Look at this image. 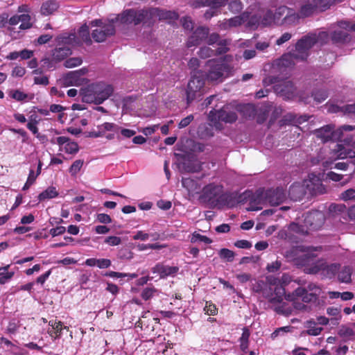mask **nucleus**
Instances as JSON below:
<instances>
[{
    "label": "nucleus",
    "mask_w": 355,
    "mask_h": 355,
    "mask_svg": "<svg viewBox=\"0 0 355 355\" xmlns=\"http://www.w3.org/2000/svg\"><path fill=\"white\" fill-rule=\"evenodd\" d=\"M205 313L209 315H215L218 313V309L216 306L211 302H207L206 305L204 308Z\"/></svg>",
    "instance_id": "60"
},
{
    "label": "nucleus",
    "mask_w": 355,
    "mask_h": 355,
    "mask_svg": "<svg viewBox=\"0 0 355 355\" xmlns=\"http://www.w3.org/2000/svg\"><path fill=\"white\" fill-rule=\"evenodd\" d=\"M148 9H126L121 13V24L123 25H139L148 22Z\"/></svg>",
    "instance_id": "6"
},
{
    "label": "nucleus",
    "mask_w": 355,
    "mask_h": 355,
    "mask_svg": "<svg viewBox=\"0 0 355 355\" xmlns=\"http://www.w3.org/2000/svg\"><path fill=\"white\" fill-rule=\"evenodd\" d=\"M352 270L349 266H345L338 272V279L341 282L349 283L351 282Z\"/></svg>",
    "instance_id": "36"
},
{
    "label": "nucleus",
    "mask_w": 355,
    "mask_h": 355,
    "mask_svg": "<svg viewBox=\"0 0 355 355\" xmlns=\"http://www.w3.org/2000/svg\"><path fill=\"white\" fill-rule=\"evenodd\" d=\"M327 313L329 315L335 316L334 318L331 319V323L334 324H337L338 321L341 318V315H340V310L338 308L329 307L327 310Z\"/></svg>",
    "instance_id": "52"
},
{
    "label": "nucleus",
    "mask_w": 355,
    "mask_h": 355,
    "mask_svg": "<svg viewBox=\"0 0 355 355\" xmlns=\"http://www.w3.org/2000/svg\"><path fill=\"white\" fill-rule=\"evenodd\" d=\"M209 33V29L205 26L198 27L188 38L187 46L191 48L197 46L206 40Z\"/></svg>",
    "instance_id": "14"
},
{
    "label": "nucleus",
    "mask_w": 355,
    "mask_h": 355,
    "mask_svg": "<svg viewBox=\"0 0 355 355\" xmlns=\"http://www.w3.org/2000/svg\"><path fill=\"white\" fill-rule=\"evenodd\" d=\"M278 278L273 276L266 277V286L263 291L262 295L268 299L271 304L281 303L283 301V297H286V291L281 286H277Z\"/></svg>",
    "instance_id": "3"
},
{
    "label": "nucleus",
    "mask_w": 355,
    "mask_h": 355,
    "mask_svg": "<svg viewBox=\"0 0 355 355\" xmlns=\"http://www.w3.org/2000/svg\"><path fill=\"white\" fill-rule=\"evenodd\" d=\"M78 37L88 45L92 44V40L89 34V28L86 24L80 26L78 31Z\"/></svg>",
    "instance_id": "34"
},
{
    "label": "nucleus",
    "mask_w": 355,
    "mask_h": 355,
    "mask_svg": "<svg viewBox=\"0 0 355 355\" xmlns=\"http://www.w3.org/2000/svg\"><path fill=\"white\" fill-rule=\"evenodd\" d=\"M243 23V18L240 16H236L229 19L228 20L220 24V27L227 29L230 27H236L241 25Z\"/></svg>",
    "instance_id": "38"
},
{
    "label": "nucleus",
    "mask_w": 355,
    "mask_h": 355,
    "mask_svg": "<svg viewBox=\"0 0 355 355\" xmlns=\"http://www.w3.org/2000/svg\"><path fill=\"white\" fill-rule=\"evenodd\" d=\"M295 60H298L295 58V54L288 53L284 54L279 60L278 65L284 67H291L295 65Z\"/></svg>",
    "instance_id": "30"
},
{
    "label": "nucleus",
    "mask_w": 355,
    "mask_h": 355,
    "mask_svg": "<svg viewBox=\"0 0 355 355\" xmlns=\"http://www.w3.org/2000/svg\"><path fill=\"white\" fill-rule=\"evenodd\" d=\"M291 230L297 234H302V235H306L308 234V230H305L304 227L303 225H300L296 223H292L290 226Z\"/></svg>",
    "instance_id": "64"
},
{
    "label": "nucleus",
    "mask_w": 355,
    "mask_h": 355,
    "mask_svg": "<svg viewBox=\"0 0 355 355\" xmlns=\"http://www.w3.org/2000/svg\"><path fill=\"white\" fill-rule=\"evenodd\" d=\"M219 257L222 259H225L228 262H232L234 260L235 254L233 251L227 248H222L218 252Z\"/></svg>",
    "instance_id": "44"
},
{
    "label": "nucleus",
    "mask_w": 355,
    "mask_h": 355,
    "mask_svg": "<svg viewBox=\"0 0 355 355\" xmlns=\"http://www.w3.org/2000/svg\"><path fill=\"white\" fill-rule=\"evenodd\" d=\"M71 53L72 51L69 46L56 47L52 51L53 60L55 62H59L66 59Z\"/></svg>",
    "instance_id": "25"
},
{
    "label": "nucleus",
    "mask_w": 355,
    "mask_h": 355,
    "mask_svg": "<svg viewBox=\"0 0 355 355\" xmlns=\"http://www.w3.org/2000/svg\"><path fill=\"white\" fill-rule=\"evenodd\" d=\"M340 265L339 263L321 264V274L329 279L334 277L339 271Z\"/></svg>",
    "instance_id": "26"
},
{
    "label": "nucleus",
    "mask_w": 355,
    "mask_h": 355,
    "mask_svg": "<svg viewBox=\"0 0 355 355\" xmlns=\"http://www.w3.org/2000/svg\"><path fill=\"white\" fill-rule=\"evenodd\" d=\"M21 24L19 28L21 30L29 29L33 26L31 16L28 14L19 15Z\"/></svg>",
    "instance_id": "43"
},
{
    "label": "nucleus",
    "mask_w": 355,
    "mask_h": 355,
    "mask_svg": "<svg viewBox=\"0 0 355 355\" xmlns=\"http://www.w3.org/2000/svg\"><path fill=\"white\" fill-rule=\"evenodd\" d=\"M115 26L112 24H104L101 29H95L92 33V37L96 42H103L107 37L115 34Z\"/></svg>",
    "instance_id": "17"
},
{
    "label": "nucleus",
    "mask_w": 355,
    "mask_h": 355,
    "mask_svg": "<svg viewBox=\"0 0 355 355\" xmlns=\"http://www.w3.org/2000/svg\"><path fill=\"white\" fill-rule=\"evenodd\" d=\"M241 112L245 118H254L257 114L256 107L251 103L244 105L241 108Z\"/></svg>",
    "instance_id": "40"
},
{
    "label": "nucleus",
    "mask_w": 355,
    "mask_h": 355,
    "mask_svg": "<svg viewBox=\"0 0 355 355\" xmlns=\"http://www.w3.org/2000/svg\"><path fill=\"white\" fill-rule=\"evenodd\" d=\"M153 273H157L161 279H165L168 276H174L179 271L178 266H166L163 263H157L151 269Z\"/></svg>",
    "instance_id": "20"
},
{
    "label": "nucleus",
    "mask_w": 355,
    "mask_h": 355,
    "mask_svg": "<svg viewBox=\"0 0 355 355\" xmlns=\"http://www.w3.org/2000/svg\"><path fill=\"white\" fill-rule=\"evenodd\" d=\"M205 78L202 71H196L191 76L186 89L187 102L190 104L203 95Z\"/></svg>",
    "instance_id": "4"
},
{
    "label": "nucleus",
    "mask_w": 355,
    "mask_h": 355,
    "mask_svg": "<svg viewBox=\"0 0 355 355\" xmlns=\"http://www.w3.org/2000/svg\"><path fill=\"white\" fill-rule=\"evenodd\" d=\"M286 9V7H280L277 10L275 14H273L271 10H267L263 16L261 24L264 26H270L274 22L275 17L281 15Z\"/></svg>",
    "instance_id": "29"
},
{
    "label": "nucleus",
    "mask_w": 355,
    "mask_h": 355,
    "mask_svg": "<svg viewBox=\"0 0 355 355\" xmlns=\"http://www.w3.org/2000/svg\"><path fill=\"white\" fill-rule=\"evenodd\" d=\"M84 164L83 160L77 159L71 165L69 173L71 175H76L81 169Z\"/></svg>",
    "instance_id": "55"
},
{
    "label": "nucleus",
    "mask_w": 355,
    "mask_h": 355,
    "mask_svg": "<svg viewBox=\"0 0 355 355\" xmlns=\"http://www.w3.org/2000/svg\"><path fill=\"white\" fill-rule=\"evenodd\" d=\"M281 304L275 308V311L278 314L288 316L292 313L293 308L286 302L280 303Z\"/></svg>",
    "instance_id": "41"
},
{
    "label": "nucleus",
    "mask_w": 355,
    "mask_h": 355,
    "mask_svg": "<svg viewBox=\"0 0 355 355\" xmlns=\"http://www.w3.org/2000/svg\"><path fill=\"white\" fill-rule=\"evenodd\" d=\"M228 0H213L211 1H206V3H204L202 1H196L193 3V6L196 8L204 7L206 6H210L212 8H217L221 6H224L227 3Z\"/></svg>",
    "instance_id": "33"
},
{
    "label": "nucleus",
    "mask_w": 355,
    "mask_h": 355,
    "mask_svg": "<svg viewBox=\"0 0 355 355\" xmlns=\"http://www.w3.org/2000/svg\"><path fill=\"white\" fill-rule=\"evenodd\" d=\"M58 195L59 193L55 187H49L39 194L38 200L40 201H44L45 200L56 198Z\"/></svg>",
    "instance_id": "32"
},
{
    "label": "nucleus",
    "mask_w": 355,
    "mask_h": 355,
    "mask_svg": "<svg viewBox=\"0 0 355 355\" xmlns=\"http://www.w3.org/2000/svg\"><path fill=\"white\" fill-rule=\"evenodd\" d=\"M324 221V215L322 211H313L306 214L304 225L309 230H318L322 227Z\"/></svg>",
    "instance_id": "12"
},
{
    "label": "nucleus",
    "mask_w": 355,
    "mask_h": 355,
    "mask_svg": "<svg viewBox=\"0 0 355 355\" xmlns=\"http://www.w3.org/2000/svg\"><path fill=\"white\" fill-rule=\"evenodd\" d=\"M306 192L311 196L323 194L326 192L325 187L321 180L315 174H310L309 179L304 181Z\"/></svg>",
    "instance_id": "11"
},
{
    "label": "nucleus",
    "mask_w": 355,
    "mask_h": 355,
    "mask_svg": "<svg viewBox=\"0 0 355 355\" xmlns=\"http://www.w3.org/2000/svg\"><path fill=\"white\" fill-rule=\"evenodd\" d=\"M198 55L200 58L205 59L215 55V51L209 46H204L199 49Z\"/></svg>",
    "instance_id": "46"
},
{
    "label": "nucleus",
    "mask_w": 355,
    "mask_h": 355,
    "mask_svg": "<svg viewBox=\"0 0 355 355\" xmlns=\"http://www.w3.org/2000/svg\"><path fill=\"white\" fill-rule=\"evenodd\" d=\"M148 22H150L154 17H158L159 20H166L169 23L178 19L179 15L175 11L166 10L159 8H148Z\"/></svg>",
    "instance_id": "13"
},
{
    "label": "nucleus",
    "mask_w": 355,
    "mask_h": 355,
    "mask_svg": "<svg viewBox=\"0 0 355 355\" xmlns=\"http://www.w3.org/2000/svg\"><path fill=\"white\" fill-rule=\"evenodd\" d=\"M10 265L0 268V284L8 282L14 276V272H9Z\"/></svg>",
    "instance_id": "35"
},
{
    "label": "nucleus",
    "mask_w": 355,
    "mask_h": 355,
    "mask_svg": "<svg viewBox=\"0 0 355 355\" xmlns=\"http://www.w3.org/2000/svg\"><path fill=\"white\" fill-rule=\"evenodd\" d=\"M58 8L55 1L50 0L42 3L41 6V13L47 16L53 14Z\"/></svg>",
    "instance_id": "31"
},
{
    "label": "nucleus",
    "mask_w": 355,
    "mask_h": 355,
    "mask_svg": "<svg viewBox=\"0 0 355 355\" xmlns=\"http://www.w3.org/2000/svg\"><path fill=\"white\" fill-rule=\"evenodd\" d=\"M229 44V42L227 40L224 39L222 40L218 44V47L214 50L215 51V55H223L228 52L229 48L227 47V45Z\"/></svg>",
    "instance_id": "48"
},
{
    "label": "nucleus",
    "mask_w": 355,
    "mask_h": 355,
    "mask_svg": "<svg viewBox=\"0 0 355 355\" xmlns=\"http://www.w3.org/2000/svg\"><path fill=\"white\" fill-rule=\"evenodd\" d=\"M340 198L344 201L355 200V189L350 188L342 192Z\"/></svg>",
    "instance_id": "57"
},
{
    "label": "nucleus",
    "mask_w": 355,
    "mask_h": 355,
    "mask_svg": "<svg viewBox=\"0 0 355 355\" xmlns=\"http://www.w3.org/2000/svg\"><path fill=\"white\" fill-rule=\"evenodd\" d=\"M104 242L110 246H116L121 244V239L120 237L116 236H110L107 237Z\"/></svg>",
    "instance_id": "63"
},
{
    "label": "nucleus",
    "mask_w": 355,
    "mask_h": 355,
    "mask_svg": "<svg viewBox=\"0 0 355 355\" xmlns=\"http://www.w3.org/2000/svg\"><path fill=\"white\" fill-rule=\"evenodd\" d=\"M188 67L191 70V76L196 71H202L199 70L200 60L197 58H191L188 62Z\"/></svg>",
    "instance_id": "58"
},
{
    "label": "nucleus",
    "mask_w": 355,
    "mask_h": 355,
    "mask_svg": "<svg viewBox=\"0 0 355 355\" xmlns=\"http://www.w3.org/2000/svg\"><path fill=\"white\" fill-rule=\"evenodd\" d=\"M49 324L52 327L53 329L49 331V334L55 340L61 337L62 329L69 330L68 327H63V323L61 321L56 322L55 320H50Z\"/></svg>",
    "instance_id": "27"
},
{
    "label": "nucleus",
    "mask_w": 355,
    "mask_h": 355,
    "mask_svg": "<svg viewBox=\"0 0 355 355\" xmlns=\"http://www.w3.org/2000/svg\"><path fill=\"white\" fill-rule=\"evenodd\" d=\"M228 8L232 12H239L243 9V4L240 0H232L228 3Z\"/></svg>",
    "instance_id": "54"
},
{
    "label": "nucleus",
    "mask_w": 355,
    "mask_h": 355,
    "mask_svg": "<svg viewBox=\"0 0 355 355\" xmlns=\"http://www.w3.org/2000/svg\"><path fill=\"white\" fill-rule=\"evenodd\" d=\"M337 159L354 158L355 157V151L352 148H345L343 144H337L332 150Z\"/></svg>",
    "instance_id": "24"
},
{
    "label": "nucleus",
    "mask_w": 355,
    "mask_h": 355,
    "mask_svg": "<svg viewBox=\"0 0 355 355\" xmlns=\"http://www.w3.org/2000/svg\"><path fill=\"white\" fill-rule=\"evenodd\" d=\"M207 40V43L209 45H213L214 44H218L222 40L220 39V37L219 34L213 33L210 35H208Z\"/></svg>",
    "instance_id": "62"
},
{
    "label": "nucleus",
    "mask_w": 355,
    "mask_h": 355,
    "mask_svg": "<svg viewBox=\"0 0 355 355\" xmlns=\"http://www.w3.org/2000/svg\"><path fill=\"white\" fill-rule=\"evenodd\" d=\"M53 36L50 34H44L40 35L36 40L34 41L35 45H42L48 43L51 40Z\"/></svg>",
    "instance_id": "61"
},
{
    "label": "nucleus",
    "mask_w": 355,
    "mask_h": 355,
    "mask_svg": "<svg viewBox=\"0 0 355 355\" xmlns=\"http://www.w3.org/2000/svg\"><path fill=\"white\" fill-rule=\"evenodd\" d=\"M56 143L60 146V150H64L67 154L75 155L79 150L78 144L76 141H71L67 137H57Z\"/></svg>",
    "instance_id": "18"
},
{
    "label": "nucleus",
    "mask_w": 355,
    "mask_h": 355,
    "mask_svg": "<svg viewBox=\"0 0 355 355\" xmlns=\"http://www.w3.org/2000/svg\"><path fill=\"white\" fill-rule=\"evenodd\" d=\"M98 129L103 131V134L106 131L119 132L120 127L114 123L105 122L100 125H98Z\"/></svg>",
    "instance_id": "45"
},
{
    "label": "nucleus",
    "mask_w": 355,
    "mask_h": 355,
    "mask_svg": "<svg viewBox=\"0 0 355 355\" xmlns=\"http://www.w3.org/2000/svg\"><path fill=\"white\" fill-rule=\"evenodd\" d=\"M307 193L304 181L302 182H294L288 190V196L293 201L302 200Z\"/></svg>",
    "instance_id": "19"
},
{
    "label": "nucleus",
    "mask_w": 355,
    "mask_h": 355,
    "mask_svg": "<svg viewBox=\"0 0 355 355\" xmlns=\"http://www.w3.org/2000/svg\"><path fill=\"white\" fill-rule=\"evenodd\" d=\"M76 37L75 34L70 35H62L58 36L56 38V41L58 44H70L72 43V40H73Z\"/></svg>",
    "instance_id": "53"
},
{
    "label": "nucleus",
    "mask_w": 355,
    "mask_h": 355,
    "mask_svg": "<svg viewBox=\"0 0 355 355\" xmlns=\"http://www.w3.org/2000/svg\"><path fill=\"white\" fill-rule=\"evenodd\" d=\"M322 1L323 0H308L307 3L302 5L300 8V16L303 17H309L321 5Z\"/></svg>",
    "instance_id": "23"
},
{
    "label": "nucleus",
    "mask_w": 355,
    "mask_h": 355,
    "mask_svg": "<svg viewBox=\"0 0 355 355\" xmlns=\"http://www.w3.org/2000/svg\"><path fill=\"white\" fill-rule=\"evenodd\" d=\"M113 92L114 88L111 85L98 82L81 88L80 96L84 103L100 105L107 100Z\"/></svg>",
    "instance_id": "1"
},
{
    "label": "nucleus",
    "mask_w": 355,
    "mask_h": 355,
    "mask_svg": "<svg viewBox=\"0 0 355 355\" xmlns=\"http://www.w3.org/2000/svg\"><path fill=\"white\" fill-rule=\"evenodd\" d=\"M223 190V187L221 184H209L202 189V197L209 202L216 204Z\"/></svg>",
    "instance_id": "15"
},
{
    "label": "nucleus",
    "mask_w": 355,
    "mask_h": 355,
    "mask_svg": "<svg viewBox=\"0 0 355 355\" xmlns=\"http://www.w3.org/2000/svg\"><path fill=\"white\" fill-rule=\"evenodd\" d=\"M178 159L181 161L183 169L188 173H196L200 170V164L192 159L187 155L184 154H176L175 155Z\"/></svg>",
    "instance_id": "21"
},
{
    "label": "nucleus",
    "mask_w": 355,
    "mask_h": 355,
    "mask_svg": "<svg viewBox=\"0 0 355 355\" xmlns=\"http://www.w3.org/2000/svg\"><path fill=\"white\" fill-rule=\"evenodd\" d=\"M211 121H219L232 123L237 120L238 116L235 111L230 110L228 106H223L218 111L211 110L209 114Z\"/></svg>",
    "instance_id": "10"
},
{
    "label": "nucleus",
    "mask_w": 355,
    "mask_h": 355,
    "mask_svg": "<svg viewBox=\"0 0 355 355\" xmlns=\"http://www.w3.org/2000/svg\"><path fill=\"white\" fill-rule=\"evenodd\" d=\"M318 38L315 34H308L302 37L295 44V58L304 61L309 55V50L317 43Z\"/></svg>",
    "instance_id": "7"
},
{
    "label": "nucleus",
    "mask_w": 355,
    "mask_h": 355,
    "mask_svg": "<svg viewBox=\"0 0 355 355\" xmlns=\"http://www.w3.org/2000/svg\"><path fill=\"white\" fill-rule=\"evenodd\" d=\"M198 134L201 139H208L214 136L213 127L210 125L200 126Z\"/></svg>",
    "instance_id": "37"
},
{
    "label": "nucleus",
    "mask_w": 355,
    "mask_h": 355,
    "mask_svg": "<svg viewBox=\"0 0 355 355\" xmlns=\"http://www.w3.org/2000/svg\"><path fill=\"white\" fill-rule=\"evenodd\" d=\"M307 324L308 329L306 331V334L316 336L321 334L323 329L322 327H315L316 324L315 321L309 320L307 322Z\"/></svg>",
    "instance_id": "42"
},
{
    "label": "nucleus",
    "mask_w": 355,
    "mask_h": 355,
    "mask_svg": "<svg viewBox=\"0 0 355 355\" xmlns=\"http://www.w3.org/2000/svg\"><path fill=\"white\" fill-rule=\"evenodd\" d=\"M207 66L209 69L205 74L206 79L214 85L223 82L230 71V65L222 60H209Z\"/></svg>",
    "instance_id": "2"
},
{
    "label": "nucleus",
    "mask_w": 355,
    "mask_h": 355,
    "mask_svg": "<svg viewBox=\"0 0 355 355\" xmlns=\"http://www.w3.org/2000/svg\"><path fill=\"white\" fill-rule=\"evenodd\" d=\"M83 62V60L80 57H74L67 59L64 62L66 68H73L80 66Z\"/></svg>",
    "instance_id": "47"
},
{
    "label": "nucleus",
    "mask_w": 355,
    "mask_h": 355,
    "mask_svg": "<svg viewBox=\"0 0 355 355\" xmlns=\"http://www.w3.org/2000/svg\"><path fill=\"white\" fill-rule=\"evenodd\" d=\"M277 78L275 76L269 77V83L274 84L275 92L286 99H291L296 94V87L293 83L288 79L281 81H277Z\"/></svg>",
    "instance_id": "8"
},
{
    "label": "nucleus",
    "mask_w": 355,
    "mask_h": 355,
    "mask_svg": "<svg viewBox=\"0 0 355 355\" xmlns=\"http://www.w3.org/2000/svg\"><path fill=\"white\" fill-rule=\"evenodd\" d=\"M237 194L232 192H222L218 199H217L216 205L218 207L227 206L234 207L237 204Z\"/></svg>",
    "instance_id": "22"
},
{
    "label": "nucleus",
    "mask_w": 355,
    "mask_h": 355,
    "mask_svg": "<svg viewBox=\"0 0 355 355\" xmlns=\"http://www.w3.org/2000/svg\"><path fill=\"white\" fill-rule=\"evenodd\" d=\"M10 96L17 101H25L28 98V95L19 89L12 90L10 92Z\"/></svg>",
    "instance_id": "56"
},
{
    "label": "nucleus",
    "mask_w": 355,
    "mask_h": 355,
    "mask_svg": "<svg viewBox=\"0 0 355 355\" xmlns=\"http://www.w3.org/2000/svg\"><path fill=\"white\" fill-rule=\"evenodd\" d=\"M265 198L271 205H279L284 202L286 196L283 188L277 187L268 189L266 191Z\"/></svg>",
    "instance_id": "16"
},
{
    "label": "nucleus",
    "mask_w": 355,
    "mask_h": 355,
    "mask_svg": "<svg viewBox=\"0 0 355 355\" xmlns=\"http://www.w3.org/2000/svg\"><path fill=\"white\" fill-rule=\"evenodd\" d=\"M331 40L334 44H345L350 40V37L346 31L335 30L331 34Z\"/></svg>",
    "instance_id": "28"
},
{
    "label": "nucleus",
    "mask_w": 355,
    "mask_h": 355,
    "mask_svg": "<svg viewBox=\"0 0 355 355\" xmlns=\"http://www.w3.org/2000/svg\"><path fill=\"white\" fill-rule=\"evenodd\" d=\"M311 96L317 103H322L328 98V92L326 89H320L313 91Z\"/></svg>",
    "instance_id": "39"
},
{
    "label": "nucleus",
    "mask_w": 355,
    "mask_h": 355,
    "mask_svg": "<svg viewBox=\"0 0 355 355\" xmlns=\"http://www.w3.org/2000/svg\"><path fill=\"white\" fill-rule=\"evenodd\" d=\"M317 299L318 296L316 294L308 293L307 290L302 287H298L293 293L286 295V300L292 302L293 307L297 310H304L306 309V306L299 302V300L304 303H309L316 301Z\"/></svg>",
    "instance_id": "5"
},
{
    "label": "nucleus",
    "mask_w": 355,
    "mask_h": 355,
    "mask_svg": "<svg viewBox=\"0 0 355 355\" xmlns=\"http://www.w3.org/2000/svg\"><path fill=\"white\" fill-rule=\"evenodd\" d=\"M80 75L79 72L76 71H70L67 73L65 76V81L69 83L70 85H73L76 83L80 78Z\"/></svg>",
    "instance_id": "51"
},
{
    "label": "nucleus",
    "mask_w": 355,
    "mask_h": 355,
    "mask_svg": "<svg viewBox=\"0 0 355 355\" xmlns=\"http://www.w3.org/2000/svg\"><path fill=\"white\" fill-rule=\"evenodd\" d=\"M338 334L341 337H350L354 335V331L352 328L343 325L339 329Z\"/></svg>",
    "instance_id": "59"
},
{
    "label": "nucleus",
    "mask_w": 355,
    "mask_h": 355,
    "mask_svg": "<svg viewBox=\"0 0 355 355\" xmlns=\"http://www.w3.org/2000/svg\"><path fill=\"white\" fill-rule=\"evenodd\" d=\"M334 129V125L328 124L315 129L313 133L322 143H326L329 141H336L341 139L340 131H336Z\"/></svg>",
    "instance_id": "9"
},
{
    "label": "nucleus",
    "mask_w": 355,
    "mask_h": 355,
    "mask_svg": "<svg viewBox=\"0 0 355 355\" xmlns=\"http://www.w3.org/2000/svg\"><path fill=\"white\" fill-rule=\"evenodd\" d=\"M198 241L203 242L206 244H210L212 243V240L211 239H209V237L204 236V235H201L199 233L194 232L192 234V237L191 239V242L196 243Z\"/></svg>",
    "instance_id": "50"
},
{
    "label": "nucleus",
    "mask_w": 355,
    "mask_h": 355,
    "mask_svg": "<svg viewBox=\"0 0 355 355\" xmlns=\"http://www.w3.org/2000/svg\"><path fill=\"white\" fill-rule=\"evenodd\" d=\"M157 292V290L155 287H146L143 289L141 297L145 301H147L152 298L154 295Z\"/></svg>",
    "instance_id": "49"
}]
</instances>
